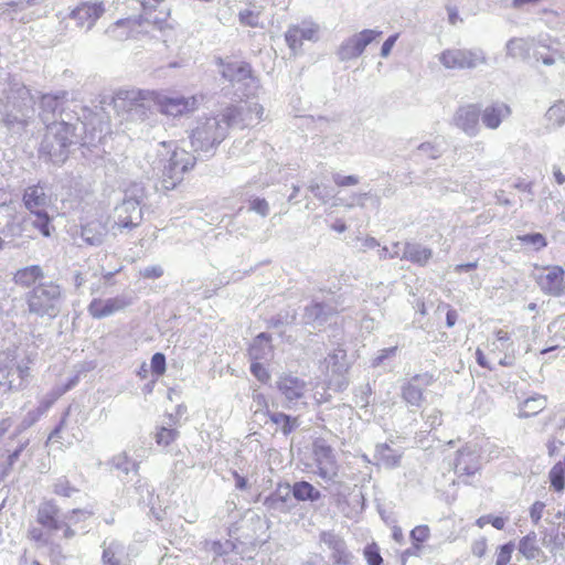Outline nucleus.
Returning <instances> with one entry per match:
<instances>
[{
	"mask_svg": "<svg viewBox=\"0 0 565 565\" xmlns=\"http://www.w3.org/2000/svg\"><path fill=\"white\" fill-rule=\"evenodd\" d=\"M258 12L253 10H244L239 12L238 18L243 25L256 28L258 26Z\"/></svg>",
	"mask_w": 565,
	"mask_h": 565,
	"instance_id": "obj_46",
	"label": "nucleus"
},
{
	"mask_svg": "<svg viewBox=\"0 0 565 565\" xmlns=\"http://www.w3.org/2000/svg\"><path fill=\"white\" fill-rule=\"evenodd\" d=\"M438 61L447 70H475L486 65L488 57L482 49H447L438 55Z\"/></svg>",
	"mask_w": 565,
	"mask_h": 565,
	"instance_id": "obj_5",
	"label": "nucleus"
},
{
	"mask_svg": "<svg viewBox=\"0 0 565 565\" xmlns=\"http://www.w3.org/2000/svg\"><path fill=\"white\" fill-rule=\"evenodd\" d=\"M530 50V42L523 38H512L505 44L507 56L512 58H526Z\"/></svg>",
	"mask_w": 565,
	"mask_h": 565,
	"instance_id": "obj_31",
	"label": "nucleus"
},
{
	"mask_svg": "<svg viewBox=\"0 0 565 565\" xmlns=\"http://www.w3.org/2000/svg\"><path fill=\"white\" fill-rule=\"evenodd\" d=\"M536 541V533L530 532L519 542V552L527 559L536 558L541 553Z\"/></svg>",
	"mask_w": 565,
	"mask_h": 565,
	"instance_id": "obj_35",
	"label": "nucleus"
},
{
	"mask_svg": "<svg viewBox=\"0 0 565 565\" xmlns=\"http://www.w3.org/2000/svg\"><path fill=\"white\" fill-rule=\"evenodd\" d=\"M364 557L367 565H382L383 558L380 554V548L375 543L367 544L364 547Z\"/></svg>",
	"mask_w": 565,
	"mask_h": 565,
	"instance_id": "obj_41",
	"label": "nucleus"
},
{
	"mask_svg": "<svg viewBox=\"0 0 565 565\" xmlns=\"http://www.w3.org/2000/svg\"><path fill=\"white\" fill-rule=\"evenodd\" d=\"M75 514L76 511L74 510L72 514H67L62 518L61 510L54 502L44 501L39 505L36 511V522L42 526V529H30L28 532V537L35 543L49 544V534L52 532L62 531L63 537L71 539L75 534L74 530L72 529Z\"/></svg>",
	"mask_w": 565,
	"mask_h": 565,
	"instance_id": "obj_1",
	"label": "nucleus"
},
{
	"mask_svg": "<svg viewBox=\"0 0 565 565\" xmlns=\"http://www.w3.org/2000/svg\"><path fill=\"white\" fill-rule=\"evenodd\" d=\"M382 35V31L365 29L344 40L338 49L340 61H350L359 57L365 47Z\"/></svg>",
	"mask_w": 565,
	"mask_h": 565,
	"instance_id": "obj_9",
	"label": "nucleus"
},
{
	"mask_svg": "<svg viewBox=\"0 0 565 565\" xmlns=\"http://www.w3.org/2000/svg\"><path fill=\"white\" fill-rule=\"evenodd\" d=\"M397 38H398V34H393L385 40V42L382 44V47H381V56L382 57H387L390 55Z\"/></svg>",
	"mask_w": 565,
	"mask_h": 565,
	"instance_id": "obj_57",
	"label": "nucleus"
},
{
	"mask_svg": "<svg viewBox=\"0 0 565 565\" xmlns=\"http://www.w3.org/2000/svg\"><path fill=\"white\" fill-rule=\"evenodd\" d=\"M216 122L206 121L202 126L196 127L191 134V143L196 150H207L220 143L222 138L211 136V132L216 128Z\"/></svg>",
	"mask_w": 565,
	"mask_h": 565,
	"instance_id": "obj_19",
	"label": "nucleus"
},
{
	"mask_svg": "<svg viewBox=\"0 0 565 565\" xmlns=\"http://www.w3.org/2000/svg\"><path fill=\"white\" fill-rule=\"evenodd\" d=\"M179 436V433L174 428L160 427L156 433V443L159 446L171 445Z\"/></svg>",
	"mask_w": 565,
	"mask_h": 565,
	"instance_id": "obj_39",
	"label": "nucleus"
},
{
	"mask_svg": "<svg viewBox=\"0 0 565 565\" xmlns=\"http://www.w3.org/2000/svg\"><path fill=\"white\" fill-rule=\"evenodd\" d=\"M309 190L315 198L323 203L328 202L333 196L332 190L324 184L313 183L309 186Z\"/></svg>",
	"mask_w": 565,
	"mask_h": 565,
	"instance_id": "obj_43",
	"label": "nucleus"
},
{
	"mask_svg": "<svg viewBox=\"0 0 565 565\" xmlns=\"http://www.w3.org/2000/svg\"><path fill=\"white\" fill-rule=\"evenodd\" d=\"M551 486L555 491L559 492L564 490L565 487V470L562 468L561 463H555L551 469L550 473Z\"/></svg>",
	"mask_w": 565,
	"mask_h": 565,
	"instance_id": "obj_38",
	"label": "nucleus"
},
{
	"mask_svg": "<svg viewBox=\"0 0 565 565\" xmlns=\"http://www.w3.org/2000/svg\"><path fill=\"white\" fill-rule=\"evenodd\" d=\"M163 275V269L161 266H151L148 268H145L142 271H140V276L146 279H157L160 278Z\"/></svg>",
	"mask_w": 565,
	"mask_h": 565,
	"instance_id": "obj_52",
	"label": "nucleus"
},
{
	"mask_svg": "<svg viewBox=\"0 0 565 565\" xmlns=\"http://www.w3.org/2000/svg\"><path fill=\"white\" fill-rule=\"evenodd\" d=\"M545 508V504L541 501H536L533 503V505L530 509V516L532 522L537 525L540 520L542 519L543 510Z\"/></svg>",
	"mask_w": 565,
	"mask_h": 565,
	"instance_id": "obj_50",
	"label": "nucleus"
},
{
	"mask_svg": "<svg viewBox=\"0 0 565 565\" xmlns=\"http://www.w3.org/2000/svg\"><path fill=\"white\" fill-rule=\"evenodd\" d=\"M536 282L544 294L559 296L564 291V270L558 267H552L537 275Z\"/></svg>",
	"mask_w": 565,
	"mask_h": 565,
	"instance_id": "obj_15",
	"label": "nucleus"
},
{
	"mask_svg": "<svg viewBox=\"0 0 565 565\" xmlns=\"http://www.w3.org/2000/svg\"><path fill=\"white\" fill-rule=\"evenodd\" d=\"M285 420V435L291 431L294 428H296L298 424L297 417H291L290 415H286L284 417Z\"/></svg>",
	"mask_w": 565,
	"mask_h": 565,
	"instance_id": "obj_60",
	"label": "nucleus"
},
{
	"mask_svg": "<svg viewBox=\"0 0 565 565\" xmlns=\"http://www.w3.org/2000/svg\"><path fill=\"white\" fill-rule=\"evenodd\" d=\"M397 347H391L383 349L379 352V354L373 359L372 365L379 366L381 365L386 359L392 358L396 354Z\"/></svg>",
	"mask_w": 565,
	"mask_h": 565,
	"instance_id": "obj_49",
	"label": "nucleus"
},
{
	"mask_svg": "<svg viewBox=\"0 0 565 565\" xmlns=\"http://www.w3.org/2000/svg\"><path fill=\"white\" fill-rule=\"evenodd\" d=\"M250 209L260 215L268 213V203L264 199H254L250 201Z\"/></svg>",
	"mask_w": 565,
	"mask_h": 565,
	"instance_id": "obj_56",
	"label": "nucleus"
},
{
	"mask_svg": "<svg viewBox=\"0 0 565 565\" xmlns=\"http://www.w3.org/2000/svg\"><path fill=\"white\" fill-rule=\"evenodd\" d=\"M148 99L154 104L162 115L169 117L188 116L199 108L196 96H168L158 92H151L148 94Z\"/></svg>",
	"mask_w": 565,
	"mask_h": 565,
	"instance_id": "obj_6",
	"label": "nucleus"
},
{
	"mask_svg": "<svg viewBox=\"0 0 565 565\" xmlns=\"http://www.w3.org/2000/svg\"><path fill=\"white\" fill-rule=\"evenodd\" d=\"M292 494L299 501H317L321 494L311 483L299 481L292 486Z\"/></svg>",
	"mask_w": 565,
	"mask_h": 565,
	"instance_id": "obj_33",
	"label": "nucleus"
},
{
	"mask_svg": "<svg viewBox=\"0 0 565 565\" xmlns=\"http://www.w3.org/2000/svg\"><path fill=\"white\" fill-rule=\"evenodd\" d=\"M14 372L18 374L19 377L18 384H15L14 381L11 379L12 370H6L3 367H0V373H2L3 377L6 379L4 382L0 381V385H4L7 392L22 388L30 376L31 369L29 364H19L17 365Z\"/></svg>",
	"mask_w": 565,
	"mask_h": 565,
	"instance_id": "obj_25",
	"label": "nucleus"
},
{
	"mask_svg": "<svg viewBox=\"0 0 565 565\" xmlns=\"http://www.w3.org/2000/svg\"><path fill=\"white\" fill-rule=\"evenodd\" d=\"M374 458L385 468L398 467L402 459V452L391 448L387 444H379L375 447Z\"/></svg>",
	"mask_w": 565,
	"mask_h": 565,
	"instance_id": "obj_26",
	"label": "nucleus"
},
{
	"mask_svg": "<svg viewBox=\"0 0 565 565\" xmlns=\"http://www.w3.org/2000/svg\"><path fill=\"white\" fill-rule=\"evenodd\" d=\"M343 310V302L335 298L334 294L329 291L328 298L320 300L315 298L310 305L305 308L303 320L313 328L322 327L334 316Z\"/></svg>",
	"mask_w": 565,
	"mask_h": 565,
	"instance_id": "obj_7",
	"label": "nucleus"
},
{
	"mask_svg": "<svg viewBox=\"0 0 565 565\" xmlns=\"http://www.w3.org/2000/svg\"><path fill=\"white\" fill-rule=\"evenodd\" d=\"M547 405L546 397L543 395H535L526 398L520 407V417H531L541 413Z\"/></svg>",
	"mask_w": 565,
	"mask_h": 565,
	"instance_id": "obj_30",
	"label": "nucleus"
},
{
	"mask_svg": "<svg viewBox=\"0 0 565 565\" xmlns=\"http://www.w3.org/2000/svg\"><path fill=\"white\" fill-rule=\"evenodd\" d=\"M24 206L31 212H41L40 207H43L47 203V195L44 190L39 185L28 186L23 193Z\"/></svg>",
	"mask_w": 565,
	"mask_h": 565,
	"instance_id": "obj_23",
	"label": "nucleus"
},
{
	"mask_svg": "<svg viewBox=\"0 0 565 565\" xmlns=\"http://www.w3.org/2000/svg\"><path fill=\"white\" fill-rule=\"evenodd\" d=\"M441 412L438 409H434L426 419V424L429 425L430 428H436L441 425Z\"/></svg>",
	"mask_w": 565,
	"mask_h": 565,
	"instance_id": "obj_58",
	"label": "nucleus"
},
{
	"mask_svg": "<svg viewBox=\"0 0 565 565\" xmlns=\"http://www.w3.org/2000/svg\"><path fill=\"white\" fill-rule=\"evenodd\" d=\"M318 29L317 24L307 21L299 25L289 26L287 33H285V42L288 44L295 56L299 54L303 40H317Z\"/></svg>",
	"mask_w": 565,
	"mask_h": 565,
	"instance_id": "obj_13",
	"label": "nucleus"
},
{
	"mask_svg": "<svg viewBox=\"0 0 565 565\" xmlns=\"http://www.w3.org/2000/svg\"><path fill=\"white\" fill-rule=\"evenodd\" d=\"M150 367L153 375L157 377L166 373V356L163 353H154L150 361Z\"/></svg>",
	"mask_w": 565,
	"mask_h": 565,
	"instance_id": "obj_42",
	"label": "nucleus"
},
{
	"mask_svg": "<svg viewBox=\"0 0 565 565\" xmlns=\"http://www.w3.org/2000/svg\"><path fill=\"white\" fill-rule=\"evenodd\" d=\"M248 355L252 363L269 361L273 356L270 337L265 333L258 334L248 349Z\"/></svg>",
	"mask_w": 565,
	"mask_h": 565,
	"instance_id": "obj_21",
	"label": "nucleus"
},
{
	"mask_svg": "<svg viewBox=\"0 0 565 565\" xmlns=\"http://www.w3.org/2000/svg\"><path fill=\"white\" fill-rule=\"evenodd\" d=\"M511 114L510 107L501 102L487 106L481 111L483 125L489 129H497Z\"/></svg>",
	"mask_w": 565,
	"mask_h": 565,
	"instance_id": "obj_20",
	"label": "nucleus"
},
{
	"mask_svg": "<svg viewBox=\"0 0 565 565\" xmlns=\"http://www.w3.org/2000/svg\"><path fill=\"white\" fill-rule=\"evenodd\" d=\"M510 335L508 332L503 331V330H499L497 331V341L501 343L502 347H507V349L509 348V345H511L512 343L510 342Z\"/></svg>",
	"mask_w": 565,
	"mask_h": 565,
	"instance_id": "obj_62",
	"label": "nucleus"
},
{
	"mask_svg": "<svg viewBox=\"0 0 565 565\" xmlns=\"http://www.w3.org/2000/svg\"><path fill=\"white\" fill-rule=\"evenodd\" d=\"M478 267V262H471L466 264H458L454 267V271L460 274L462 271H470Z\"/></svg>",
	"mask_w": 565,
	"mask_h": 565,
	"instance_id": "obj_61",
	"label": "nucleus"
},
{
	"mask_svg": "<svg viewBox=\"0 0 565 565\" xmlns=\"http://www.w3.org/2000/svg\"><path fill=\"white\" fill-rule=\"evenodd\" d=\"M129 305L124 298L115 297L109 299L94 298L88 307V313L95 319L108 317L125 309Z\"/></svg>",
	"mask_w": 565,
	"mask_h": 565,
	"instance_id": "obj_17",
	"label": "nucleus"
},
{
	"mask_svg": "<svg viewBox=\"0 0 565 565\" xmlns=\"http://www.w3.org/2000/svg\"><path fill=\"white\" fill-rule=\"evenodd\" d=\"M250 372L262 383H266L270 379L268 370L262 362H253L250 365Z\"/></svg>",
	"mask_w": 565,
	"mask_h": 565,
	"instance_id": "obj_47",
	"label": "nucleus"
},
{
	"mask_svg": "<svg viewBox=\"0 0 565 565\" xmlns=\"http://www.w3.org/2000/svg\"><path fill=\"white\" fill-rule=\"evenodd\" d=\"M233 477L235 479V486L239 490H245L247 488V480L236 471L233 472Z\"/></svg>",
	"mask_w": 565,
	"mask_h": 565,
	"instance_id": "obj_64",
	"label": "nucleus"
},
{
	"mask_svg": "<svg viewBox=\"0 0 565 565\" xmlns=\"http://www.w3.org/2000/svg\"><path fill=\"white\" fill-rule=\"evenodd\" d=\"M513 551H514V544L512 542L503 544L500 547V551L497 555L495 565H508L511 561Z\"/></svg>",
	"mask_w": 565,
	"mask_h": 565,
	"instance_id": "obj_44",
	"label": "nucleus"
},
{
	"mask_svg": "<svg viewBox=\"0 0 565 565\" xmlns=\"http://www.w3.org/2000/svg\"><path fill=\"white\" fill-rule=\"evenodd\" d=\"M443 153V150L440 149L439 145L433 141H426L420 143L416 151L414 152V156H423L428 159H438Z\"/></svg>",
	"mask_w": 565,
	"mask_h": 565,
	"instance_id": "obj_37",
	"label": "nucleus"
},
{
	"mask_svg": "<svg viewBox=\"0 0 565 565\" xmlns=\"http://www.w3.org/2000/svg\"><path fill=\"white\" fill-rule=\"evenodd\" d=\"M454 469L458 478L473 476L480 469L479 456L468 447L458 450Z\"/></svg>",
	"mask_w": 565,
	"mask_h": 565,
	"instance_id": "obj_18",
	"label": "nucleus"
},
{
	"mask_svg": "<svg viewBox=\"0 0 565 565\" xmlns=\"http://www.w3.org/2000/svg\"><path fill=\"white\" fill-rule=\"evenodd\" d=\"M430 535V530L427 525H417L411 531V540L413 543H420L427 541Z\"/></svg>",
	"mask_w": 565,
	"mask_h": 565,
	"instance_id": "obj_45",
	"label": "nucleus"
},
{
	"mask_svg": "<svg viewBox=\"0 0 565 565\" xmlns=\"http://www.w3.org/2000/svg\"><path fill=\"white\" fill-rule=\"evenodd\" d=\"M306 391L305 381L292 377L285 376V407H288L287 402L299 401L303 397V393Z\"/></svg>",
	"mask_w": 565,
	"mask_h": 565,
	"instance_id": "obj_28",
	"label": "nucleus"
},
{
	"mask_svg": "<svg viewBox=\"0 0 565 565\" xmlns=\"http://www.w3.org/2000/svg\"><path fill=\"white\" fill-rule=\"evenodd\" d=\"M35 216L33 221V226L36 228L42 236L50 237L52 232L54 231V226L52 225V218L44 211L32 213Z\"/></svg>",
	"mask_w": 565,
	"mask_h": 565,
	"instance_id": "obj_36",
	"label": "nucleus"
},
{
	"mask_svg": "<svg viewBox=\"0 0 565 565\" xmlns=\"http://www.w3.org/2000/svg\"><path fill=\"white\" fill-rule=\"evenodd\" d=\"M487 551V540L486 539H479L472 543L471 552L477 557H482L486 554Z\"/></svg>",
	"mask_w": 565,
	"mask_h": 565,
	"instance_id": "obj_55",
	"label": "nucleus"
},
{
	"mask_svg": "<svg viewBox=\"0 0 565 565\" xmlns=\"http://www.w3.org/2000/svg\"><path fill=\"white\" fill-rule=\"evenodd\" d=\"M320 542L331 551L330 559L334 565H355L356 559L340 534L334 531H323L320 533Z\"/></svg>",
	"mask_w": 565,
	"mask_h": 565,
	"instance_id": "obj_11",
	"label": "nucleus"
},
{
	"mask_svg": "<svg viewBox=\"0 0 565 565\" xmlns=\"http://www.w3.org/2000/svg\"><path fill=\"white\" fill-rule=\"evenodd\" d=\"M361 328L363 330L367 331L369 333L372 332L375 328L374 319H372L370 317H364L361 321Z\"/></svg>",
	"mask_w": 565,
	"mask_h": 565,
	"instance_id": "obj_63",
	"label": "nucleus"
},
{
	"mask_svg": "<svg viewBox=\"0 0 565 565\" xmlns=\"http://www.w3.org/2000/svg\"><path fill=\"white\" fill-rule=\"evenodd\" d=\"M22 451L23 446L18 447L13 451H0V483L10 473Z\"/></svg>",
	"mask_w": 565,
	"mask_h": 565,
	"instance_id": "obj_32",
	"label": "nucleus"
},
{
	"mask_svg": "<svg viewBox=\"0 0 565 565\" xmlns=\"http://www.w3.org/2000/svg\"><path fill=\"white\" fill-rule=\"evenodd\" d=\"M102 558L104 565H121L116 552L110 547L104 550Z\"/></svg>",
	"mask_w": 565,
	"mask_h": 565,
	"instance_id": "obj_53",
	"label": "nucleus"
},
{
	"mask_svg": "<svg viewBox=\"0 0 565 565\" xmlns=\"http://www.w3.org/2000/svg\"><path fill=\"white\" fill-rule=\"evenodd\" d=\"M75 491V488L71 487L68 481H60L54 489V492L62 497H70Z\"/></svg>",
	"mask_w": 565,
	"mask_h": 565,
	"instance_id": "obj_54",
	"label": "nucleus"
},
{
	"mask_svg": "<svg viewBox=\"0 0 565 565\" xmlns=\"http://www.w3.org/2000/svg\"><path fill=\"white\" fill-rule=\"evenodd\" d=\"M105 226L98 220L87 221L81 226V236L83 239L90 244H99L103 239Z\"/></svg>",
	"mask_w": 565,
	"mask_h": 565,
	"instance_id": "obj_27",
	"label": "nucleus"
},
{
	"mask_svg": "<svg viewBox=\"0 0 565 565\" xmlns=\"http://www.w3.org/2000/svg\"><path fill=\"white\" fill-rule=\"evenodd\" d=\"M356 241L360 243L359 250L363 253L380 246L377 239L371 236L358 237Z\"/></svg>",
	"mask_w": 565,
	"mask_h": 565,
	"instance_id": "obj_51",
	"label": "nucleus"
},
{
	"mask_svg": "<svg viewBox=\"0 0 565 565\" xmlns=\"http://www.w3.org/2000/svg\"><path fill=\"white\" fill-rule=\"evenodd\" d=\"M313 456L318 476L324 481H334L339 465L333 448L324 440L318 439L313 444Z\"/></svg>",
	"mask_w": 565,
	"mask_h": 565,
	"instance_id": "obj_10",
	"label": "nucleus"
},
{
	"mask_svg": "<svg viewBox=\"0 0 565 565\" xmlns=\"http://www.w3.org/2000/svg\"><path fill=\"white\" fill-rule=\"evenodd\" d=\"M433 256V250L418 243H406L404 245L402 259H407L413 264L425 266Z\"/></svg>",
	"mask_w": 565,
	"mask_h": 565,
	"instance_id": "obj_22",
	"label": "nucleus"
},
{
	"mask_svg": "<svg viewBox=\"0 0 565 565\" xmlns=\"http://www.w3.org/2000/svg\"><path fill=\"white\" fill-rule=\"evenodd\" d=\"M223 76L230 82H241L252 77V70L248 63H228L224 66Z\"/></svg>",
	"mask_w": 565,
	"mask_h": 565,
	"instance_id": "obj_29",
	"label": "nucleus"
},
{
	"mask_svg": "<svg viewBox=\"0 0 565 565\" xmlns=\"http://www.w3.org/2000/svg\"><path fill=\"white\" fill-rule=\"evenodd\" d=\"M519 239L524 243L532 245L535 250L544 248L547 244L546 238L541 233H531L519 236Z\"/></svg>",
	"mask_w": 565,
	"mask_h": 565,
	"instance_id": "obj_40",
	"label": "nucleus"
},
{
	"mask_svg": "<svg viewBox=\"0 0 565 565\" xmlns=\"http://www.w3.org/2000/svg\"><path fill=\"white\" fill-rule=\"evenodd\" d=\"M143 220V212L140 203L136 199L124 200L115 209V221L111 226L114 234L125 231H132L138 227Z\"/></svg>",
	"mask_w": 565,
	"mask_h": 565,
	"instance_id": "obj_8",
	"label": "nucleus"
},
{
	"mask_svg": "<svg viewBox=\"0 0 565 565\" xmlns=\"http://www.w3.org/2000/svg\"><path fill=\"white\" fill-rule=\"evenodd\" d=\"M545 119L548 129L562 127L565 124V104L558 102L552 105L545 114Z\"/></svg>",
	"mask_w": 565,
	"mask_h": 565,
	"instance_id": "obj_34",
	"label": "nucleus"
},
{
	"mask_svg": "<svg viewBox=\"0 0 565 565\" xmlns=\"http://www.w3.org/2000/svg\"><path fill=\"white\" fill-rule=\"evenodd\" d=\"M60 299L61 288L54 282L40 284L26 295L29 311L41 317H55Z\"/></svg>",
	"mask_w": 565,
	"mask_h": 565,
	"instance_id": "obj_2",
	"label": "nucleus"
},
{
	"mask_svg": "<svg viewBox=\"0 0 565 565\" xmlns=\"http://www.w3.org/2000/svg\"><path fill=\"white\" fill-rule=\"evenodd\" d=\"M105 12L103 2H82L71 13L77 24L90 29Z\"/></svg>",
	"mask_w": 565,
	"mask_h": 565,
	"instance_id": "obj_16",
	"label": "nucleus"
},
{
	"mask_svg": "<svg viewBox=\"0 0 565 565\" xmlns=\"http://www.w3.org/2000/svg\"><path fill=\"white\" fill-rule=\"evenodd\" d=\"M481 117V110L478 105L470 104L461 106L455 114V124L466 135L475 137L478 135L480 127L479 120Z\"/></svg>",
	"mask_w": 565,
	"mask_h": 565,
	"instance_id": "obj_14",
	"label": "nucleus"
},
{
	"mask_svg": "<svg viewBox=\"0 0 565 565\" xmlns=\"http://www.w3.org/2000/svg\"><path fill=\"white\" fill-rule=\"evenodd\" d=\"M195 158L184 149L175 148L168 162L164 164L161 174V186L169 191L180 184L186 172L193 169Z\"/></svg>",
	"mask_w": 565,
	"mask_h": 565,
	"instance_id": "obj_4",
	"label": "nucleus"
},
{
	"mask_svg": "<svg viewBox=\"0 0 565 565\" xmlns=\"http://www.w3.org/2000/svg\"><path fill=\"white\" fill-rule=\"evenodd\" d=\"M44 276L42 268L39 265H31L18 269L13 274V281L15 285L29 288Z\"/></svg>",
	"mask_w": 565,
	"mask_h": 565,
	"instance_id": "obj_24",
	"label": "nucleus"
},
{
	"mask_svg": "<svg viewBox=\"0 0 565 565\" xmlns=\"http://www.w3.org/2000/svg\"><path fill=\"white\" fill-rule=\"evenodd\" d=\"M349 367L347 351L342 348H338L332 353H329L320 363V370L326 377L329 388L337 392L347 388L349 384L347 377Z\"/></svg>",
	"mask_w": 565,
	"mask_h": 565,
	"instance_id": "obj_3",
	"label": "nucleus"
},
{
	"mask_svg": "<svg viewBox=\"0 0 565 565\" xmlns=\"http://www.w3.org/2000/svg\"><path fill=\"white\" fill-rule=\"evenodd\" d=\"M435 380V376L428 372L414 375L402 386L403 401L409 406L420 407L424 401V387L431 385Z\"/></svg>",
	"mask_w": 565,
	"mask_h": 565,
	"instance_id": "obj_12",
	"label": "nucleus"
},
{
	"mask_svg": "<svg viewBox=\"0 0 565 565\" xmlns=\"http://www.w3.org/2000/svg\"><path fill=\"white\" fill-rule=\"evenodd\" d=\"M446 10L448 12V21L451 25H456L458 22H461L462 20L459 18L458 9L454 6H447Z\"/></svg>",
	"mask_w": 565,
	"mask_h": 565,
	"instance_id": "obj_59",
	"label": "nucleus"
},
{
	"mask_svg": "<svg viewBox=\"0 0 565 565\" xmlns=\"http://www.w3.org/2000/svg\"><path fill=\"white\" fill-rule=\"evenodd\" d=\"M333 182L338 186H351L359 183V178L356 175H342L340 173H333L332 175Z\"/></svg>",
	"mask_w": 565,
	"mask_h": 565,
	"instance_id": "obj_48",
	"label": "nucleus"
}]
</instances>
